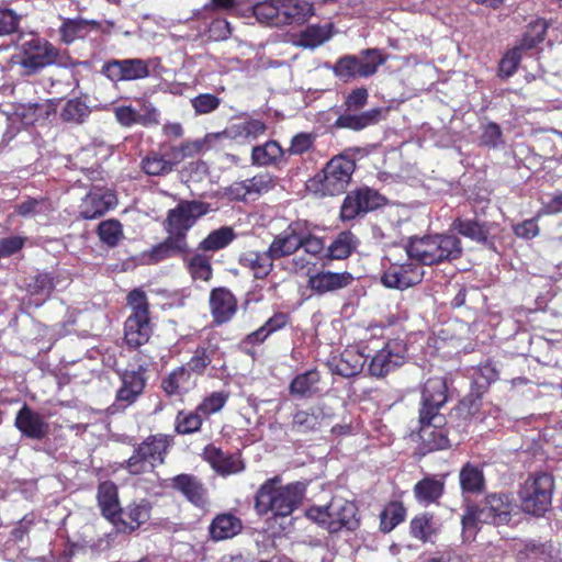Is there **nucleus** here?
Instances as JSON below:
<instances>
[{"label":"nucleus","instance_id":"774afa93","mask_svg":"<svg viewBox=\"0 0 562 562\" xmlns=\"http://www.w3.org/2000/svg\"><path fill=\"white\" fill-rule=\"evenodd\" d=\"M261 326L270 337L291 326V315L288 312L277 311Z\"/></svg>","mask_w":562,"mask_h":562},{"label":"nucleus","instance_id":"4468645a","mask_svg":"<svg viewBox=\"0 0 562 562\" xmlns=\"http://www.w3.org/2000/svg\"><path fill=\"white\" fill-rule=\"evenodd\" d=\"M277 186V179L269 172H259L254 177L233 182L227 189V195L236 201L256 200L268 193Z\"/></svg>","mask_w":562,"mask_h":562},{"label":"nucleus","instance_id":"bf43d9fd","mask_svg":"<svg viewBox=\"0 0 562 562\" xmlns=\"http://www.w3.org/2000/svg\"><path fill=\"white\" fill-rule=\"evenodd\" d=\"M522 53L524 50L521 47H518L517 45L508 49L499 60L498 77L507 79L514 76L521 63Z\"/></svg>","mask_w":562,"mask_h":562},{"label":"nucleus","instance_id":"aec40b11","mask_svg":"<svg viewBox=\"0 0 562 562\" xmlns=\"http://www.w3.org/2000/svg\"><path fill=\"white\" fill-rule=\"evenodd\" d=\"M14 426L27 438L42 440L49 432V425L44 416L24 404L18 412Z\"/></svg>","mask_w":562,"mask_h":562},{"label":"nucleus","instance_id":"b1692460","mask_svg":"<svg viewBox=\"0 0 562 562\" xmlns=\"http://www.w3.org/2000/svg\"><path fill=\"white\" fill-rule=\"evenodd\" d=\"M514 509L513 497L507 493H492L485 497V506L481 514L495 525L506 524L510 520Z\"/></svg>","mask_w":562,"mask_h":562},{"label":"nucleus","instance_id":"6e6552de","mask_svg":"<svg viewBox=\"0 0 562 562\" xmlns=\"http://www.w3.org/2000/svg\"><path fill=\"white\" fill-rule=\"evenodd\" d=\"M448 380L445 376L428 378L420 390V402L418 406V418L427 420L446 418L441 409L449 402Z\"/></svg>","mask_w":562,"mask_h":562},{"label":"nucleus","instance_id":"72a5a7b5","mask_svg":"<svg viewBox=\"0 0 562 562\" xmlns=\"http://www.w3.org/2000/svg\"><path fill=\"white\" fill-rule=\"evenodd\" d=\"M172 445V438L167 435L149 436L143 440V464L148 462L153 468L161 464Z\"/></svg>","mask_w":562,"mask_h":562},{"label":"nucleus","instance_id":"dca6fc26","mask_svg":"<svg viewBox=\"0 0 562 562\" xmlns=\"http://www.w3.org/2000/svg\"><path fill=\"white\" fill-rule=\"evenodd\" d=\"M201 457L221 476L237 474L245 469V463L239 453L224 452L213 443L203 448Z\"/></svg>","mask_w":562,"mask_h":562},{"label":"nucleus","instance_id":"e2e57ef3","mask_svg":"<svg viewBox=\"0 0 562 562\" xmlns=\"http://www.w3.org/2000/svg\"><path fill=\"white\" fill-rule=\"evenodd\" d=\"M88 22L85 20H66L60 26L63 42L69 44L87 34Z\"/></svg>","mask_w":562,"mask_h":562},{"label":"nucleus","instance_id":"f03ea898","mask_svg":"<svg viewBox=\"0 0 562 562\" xmlns=\"http://www.w3.org/2000/svg\"><path fill=\"white\" fill-rule=\"evenodd\" d=\"M405 252L422 266H437L459 259L463 248L460 238L453 234H427L409 237Z\"/></svg>","mask_w":562,"mask_h":562},{"label":"nucleus","instance_id":"4d7b16f0","mask_svg":"<svg viewBox=\"0 0 562 562\" xmlns=\"http://www.w3.org/2000/svg\"><path fill=\"white\" fill-rule=\"evenodd\" d=\"M173 165L171 159L167 157V150L164 155L151 153L143 158V171L147 175L159 176L171 171Z\"/></svg>","mask_w":562,"mask_h":562},{"label":"nucleus","instance_id":"a211bd4d","mask_svg":"<svg viewBox=\"0 0 562 562\" xmlns=\"http://www.w3.org/2000/svg\"><path fill=\"white\" fill-rule=\"evenodd\" d=\"M116 203L117 199L113 191L109 189H94L82 199L80 216L85 220L101 217L114 209Z\"/></svg>","mask_w":562,"mask_h":562},{"label":"nucleus","instance_id":"c85d7f7f","mask_svg":"<svg viewBox=\"0 0 562 562\" xmlns=\"http://www.w3.org/2000/svg\"><path fill=\"white\" fill-rule=\"evenodd\" d=\"M451 227L460 235L483 245L487 248H494V241L490 238V231L485 223H481L475 218L457 217L453 220Z\"/></svg>","mask_w":562,"mask_h":562},{"label":"nucleus","instance_id":"338daca9","mask_svg":"<svg viewBox=\"0 0 562 562\" xmlns=\"http://www.w3.org/2000/svg\"><path fill=\"white\" fill-rule=\"evenodd\" d=\"M497 379V369L495 368L494 363L491 360H487L479 366L474 383L479 387L486 390L491 385V383L495 382Z\"/></svg>","mask_w":562,"mask_h":562},{"label":"nucleus","instance_id":"6ab92c4d","mask_svg":"<svg viewBox=\"0 0 562 562\" xmlns=\"http://www.w3.org/2000/svg\"><path fill=\"white\" fill-rule=\"evenodd\" d=\"M238 302L226 288H215L210 293V312L214 325L228 323L237 312Z\"/></svg>","mask_w":562,"mask_h":562},{"label":"nucleus","instance_id":"c9c22d12","mask_svg":"<svg viewBox=\"0 0 562 562\" xmlns=\"http://www.w3.org/2000/svg\"><path fill=\"white\" fill-rule=\"evenodd\" d=\"M281 26L303 23L314 14V7L306 0H280Z\"/></svg>","mask_w":562,"mask_h":562},{"label":"nucleus","instance_id":"4c0bfd02","mask_svg":"<svg viewBox=\"0 0 562 562\" xmlns=\"http://www.w3.org/2000/svg\"><path fill=\"white\" fill-rule=\"evenodd\" d=\"M459 482L462 492L480 494L485 488V477L481 465L467 462L459 473Z\"/></svg>","mask_w":562,"mask_h":562},{"label":"nucleus","instance_id":"680f3d73","mask_svg":"<svg viewBox=\"0 0 562 562\" xmlns=\"http://www.w3.org/2000/svg\"><path fill=\"white\" fill-rule=\"evenodd\" d=\"M541 217V212H538L533 217L524 220L520 223L512 226L513 234L520 239L531 240L540 235V226L538 224Z\"/></svg>","mask_w":562,"mask_h":562},{"label":"nucleus","instance_id":"69168bd1","mask_svg":"<svg viewBox=\"0 0 562 562\" xmlns=\"http://www.w3.org/2000/svg\"><path fill=\"white\" fill-rule=\"evenodd\" d=\"M268 338L269 335L266 333L262 326H260L241 339L239 342V349L245 355L254 358L257 355L256 347L262 345Z\"/></svg>","mask_w":562,"mask_h":562},{"label":"nucleus","instance_id":"cd10ccee","mask_svg":"<svg viewBox=\"0 0 562 562\" xmlns=\"http://www.w3.org/2000/svg\"><path fill=\"white\" fill-rule=\"evenodd\" d=\"M243 529L240 518L232 513L217 514L209 526L210 538L213 541H223L232 539Z\"/></svg>","mask_w":562,"mask_h":562},{"label":"nucleus","instance_id":"f3484780","mask_svg":"<svg viewBox=\"0 0 562 562\" xmlns=\"http://www.w3.org/2000/svg\"><path fill=\"white\" fill-rule=\"evenodd\" d=\"M353 280V276L348 271L322 270L308 273L307 288L318 295H324L349 286Z\"/></svg>","mask_w":562,"mask_h":562},{"label":"nucleus","instance_id":"de8ad7c7","mask_svg":"<svg viewBox=\"0 0 562 562\" xmlns=\"http://www.w3.org/2000/svg\"><path fill=\"white\" fill-rule=\"evenodd\" d=\"M218 347L214 346H205L199 345L196 349L193 351V355L188 360L184 368H188L192 375L202 376L205 374L206 369L213 361V357L217 351Z\"/></svg>","mask_w":562,"mask_h":562},{"label":"nucleus","instance_id":"ea45409f","mask_svg":"<svg viewBox=\"0 0 562 562\" xmlns=\"http://www.w3.org/2000/svg\"><path fill=\"white\" fill-rule=\"evenodd\" d=\"M407 509L401 501H390L385 504L379 515V530L382 533H390L398 525L405 521Z\"/></svg>","mask_w":562,"mask_h":562},{"label":"nucleus","instance_id":"e433bc0d","mask_svg":"<svg viewBox=\"0 0 562 562\" xmlns=\"http://www.w3.org/2000/svg\"><path fill=\"white\" fill-rule=\"evenodd\" d=\"M413 492L422 504L437 503L445 493V480L437 475L425 476L414 485Z\"/></svg>","mask_w":562,"mask_h":562},{"label":"nucleus","instance_id":"20e7f679","mask_svg":"<svg viewBox=\"0 0 562 562\" xmlns=\"http://www.w3.org/2000/svg\"><path fill=\"white\" fill-rule=\"evenodd\" d=\"M305 516L330 535L342 530L353 532L361 525L357 504L342 498H331L323 506L313 505L306 509Z\"/></svg>","mask_w":562,"mask_h":562},{"label":"nucleus","instance_id":"13d9d810","mask_svg":"<svg viewBox=\"0 0 562 562\" xmlns=\"http://www.w3.org/2000/svg\"><path fill=\"white\" fill-rule=\"evenodd\" d=\"M231 394L228 391H215L206 395L196 406L203 416L218 413L227 403Z\"/></svg>","mask_w":562,"mask_h":562},{"label":"nucleus","instance_id":"8fccbe9b","mask_svg":"<svg viewBox=\"0 0 562 562\" xmlns=\"http://www.w3.org/2000/svg\"><path fill=\"white\" fill-rule=\"evenodd\" d=\"M280 0H265L252 5L256 20L270 26H281Z\"/></svg>","mask_w":562,"mask_h":562},{"label":"nucleus","instance_id":"473e14b6","mask_svg":"<svg viewBox=\"0 0 562 562\" xmlns=\"http://www.w3.org/2000/svg\"><path fill=\"white\" fill-rule=\"evenodd\" d=\"M133 314L125 322V342L131 348L140 346V289H134L127 296Z\"/></svg>","mask_w":562,"mask_h":562},{"label":"nucleus","instance_id":"9b49d317","mask_svg":"<svg viewBox=\"0 0 562 562\" xmlns=\"http://www.w3.org/2000/svg\"><path fill=\"white\" fill-rule=\"evenodd\" d=\"M386 204V198L369 187L349 191L340 206V218L352 221Z\"/></svg>","mask_w":562,"mask_h":562},{"label":"nucleus","instance_id":"bb28decb","mask_svg":"<svg viewBox=\"0 0 562 562\" xmlns=\"http://www.w3.org/2000/svg\"><path fill=\"white\" fill-rule=\"evenodd\" d=\"M440 532V524L434 513L423 512L415 515L409 521V535L423 542H432Z\"/></svg>","mask_w":562,"mask_h":562},{"label":"nucleus","instance_id":"2f4dec72","mask_svg":"<svg viewBox=\"0 0 562 562\" xmlns=\"http://www.w3.org/2000/svg\"><path fill=\"white\" fill-rule=\"evenodd\" d=\"M322 374L316 369H310L296 374L289 384V393L300 398H308L319 392Z\"/></svg>","mask_w":562,"mask_h":562},{"label":"nucleus","instance_id":"052dcab7","mask_svg":"<svg viewBox=\"0 0 562 562\" xmlns=\"http://www.w3.org/2000/svg\"><path fill=\"white\" fill-rule=\"evenodd\" d=\"M98 235L110 247H114L122 238V225L117 220H106L99 224Z\"/></svg>","mask_w":562,"mask_h":562},{"label":"nucleus","instance_id":"7c9ffc66","mask_svg":"<svg viewBox=\"0 0 562 562\" xmlns=\"http://www.w3.org/2000/svg\"><path fill=\"white\" fill-rule=\"evenodd\" d=\"M386 113V109L373 108L360 114H342L336 120L335 126L339 128L361 131L368 126L378 124L385 117Z\"/></svg>","mask_w":562,"mask_h":562},{"label":"nucleus","instance_id":"0eeeda50","mask_svg":"<svg viewBox=\"0 0 562 562\" xmlns=\"http://www.w3.org/2000/svg\"><path fill=\"white\" fill-rule=\"evenodd\" d=\"M210 212V204L196 200L180 201L167 213L162 223L165 232L180 241L188 245V233L196 224L198 220Z\"/></svg>","mask_w":562,"mask_h":562},{"label":"nucleus","instance_id":"864d4df0","mask_svg":"<svg viewBox=\"0 0 562 562\" xmlns=\"http://www.w3.org/2000/svg\"><path fill=\"white\" fill-rule=\"evenodd\" d=\"M90 108L79 98L68 100L60 111V117L69 124H82L90 115Z\"/></svg>","mask_w":562,"mask_h":562},{"label":"nucleus","instance_id":"a19ab883","mask_svg":"<svg viewBox=\"0 0 562 562\" xmlns=\"http://www.w3.org/2000/svg\"><path fill=\"white\" fill-rule=\"evenodd\" d=\"M481 396L480 395H468L461 400L458 405L453 408L451 417L456 416L458 423L454 426L458 432L467 431L471 420L476 416L481 409Z\"/></svg>","mask_w":562,"mask_h":562},{"label":"nucleus","instance_id":"c03bdc74","mask_svg":"<svg viewBox=\"0 0 562 562\" xmlns=\"http://www.w3.org/2000/svg\"><path fill=\"white\" fill-rule=\"evenodd\" d=\"M235 238L236 233L233 227L222 226L209 233V235L199 243L198 249L203 252H215L226 248Z\"/></svg>","mask_w":562,"mask_h":562},{"label":"nucleus","instance_id":"6e6d98bb","mask_svg":"<svg viewBox=\"0 0 562 562\" xmlns=\"http://www.w3.org/2000/svg\"><path fill=\"white\" fill-rule=\"evenodd\" d=\"M188 271L192 279L210 281L213 276L211 258L205 254H195L188 261Z\"/></svg>","mask_w":562,"mask_h":562},{"label":"nucleus","instance_id":"1a4fd4ad","mask_svg":"<svg viewBox=\"0 0 562 562\" xmlns=\"http://www.w3.org/2000/svg\"><path fill=\"white\" fill-rule=\"evenodd\" d=\"M98 503L102 515L116 524V516L120 515L122 531H133L140 525V509L135 507L130 513L122 512L117 499V488L112 482H103L98 488Z\"/></svg>","mask_w":562,"mask_h":562},{"label":"nucleus","instance_id":"423d86ee","mask_svg":"<svg viewBox=\"0 0 562 562\" xmlns=\"http://www.w3.org/2000/svg\"><path fill=\"white\" fill-rule=\"evenodd\" d=\"M553 491L552 474L538 472L529 475L518 492L521 509L533 516H543L551 507Z\"/></svg>","mask_w":562,"mask_h":562},{"label":"nucleus","instance_id":"2eb2a0df","mask_svg":"<svg viewBox=\"0 0 562 562\" xmlns=\"http://www.w3.org/2000/svg\"><path fill=\"white\" fill-rule=\"evenodd\" d=\"M327 408L325 404L318 403L295 411L292 415L291 430L301 435L321 431L326 419L331 417Z\"/></svg>","mask_w":562,"mask_h":562},{"label":"nucleus","instance_id":"0e129e2a","mask_svg":"<svg viewBox=\"0 0 562 562\" xmlns=\"http://www.w3.org/2000/svg\"><path fill=\"white\" fill-rule=\"evenodd\" d=\"M356 55H346L340 57L333 67L334 74L344 82H348L352 79L359 78L356 64Z\"/></svg>","mask_w":562,"mask_h":562},{"label":"nucleus","instance_id":"ddd939ff","mask_svg":"<svg viewBox=\"0 0 562 562\" xmlns=\"http://www.w3.org/2000/svg\"><path fill=\"white\" fill-rule=\"evenodd\" d=\"M424 274L423 266L407 256V259L403 262H390L381 276V283L387 289L403 291L419 284Z\"/></svg>","mask_w":562,"mask_h":562},{"label":"nucleus","instance_id":"3c124183","mask_svg":"<svg viewBox=\"0 0 562 562\" xmlns=\"http://www.w3.org/2000/svg\"><path fill=\"white\" fill-rule=\"evenodd\" d=\"M547 31L548 24L544 19L538 18L535 21H531L527 25L517 46L521 47L524 52L533 49L538 44L544 41Z\"/></svg>","mask_w":562,"mask_h":562},{"label":"nucleus","instance_id":"5701e85b","mask_svg":"<svg viewBox=\"0 0 562 562\" xmlns=\"http://www.w3.org/2000/svg\"><path fill=\"white\" fill-rule=\"evenodd\" d=\"M238 265L248 270L256 280L267 279L274 269V260L268 249L265 251L250 249L241 252Z\"/></svg>","mask_w":562,"mask_h":562},{"label":"nucleus","instance_id":"58836bf2","mask_svg":"<svg viewBox=\"0 0 562 562\" xmlns=\"http://www.w3.org/2000/svg\"><path fill=\"white\" fill-rule=\"evenodd\" d=\"M285 150L277 140H268L262 145L254 146L251 161L256 166H277L284 161Z\"/></svg>","mask_w":562,"mask_h":562},{"label":"nucleus","instance_id":"f8f14e48","mask_svg":"<svg viewBox=\"0 0 562 562\" xmlns=\"http://www.w3.org/2000/svg\"><path fill=\"white\" fill-rule=\"evenodd\" d=\"M59 52L48 42L32 38L23 44V52L18 61L21 74L31 76L42 68L58 63Z\"/></svg>","mask_w":562,"mask_h":562},{"label":"nucleus","instance_id":"f257e3e1","mask_svg":"<svg viewBox=\"0 0 562 562\" xmlns=\"http://www.w3.org/2000/svg\"><path fill=\"white\" fill-rule=\"evenodd\" d=\"M306 485L295 481L282 485L279 475L267 479L254 496V509L259 516L272 514L285 518L300 507L305 496Z\"/></svg>","mask_w":562,"mask_h":562},{"label":"nucleus","instance_id":"5fc2aeb1","mask_svg":"<svg viewBox=\"0 0 562 562\" xmlns=\"http://www.w3.org/2000/svg\"><path fill=\"white\" fill-rule=\"evenodd\" d=\"M201 144L196 139H187L178 145H172L167 150V157L171 159L173 166H177L186 159L193 158L201 154Z\"/></svg>","mask_w":562,"mask_h":562},{"label":"nucleus","instance_id":"49530a36","mask_svg":"<svg viewBox=\"0 0 562 562\" xmlns=\"http://www.w3.org/2000/svg\"><path fill=\"white\" fill-rule=\"evenodd\" d=\"M517 562H551V546L537 541L525 542L516 552Z\"/></svg>","mask_w":562,"mask_h":562},{"label":"nucleus","instance_id":"4be33fe9","mask_svg":"<svg viewBox=\"0 0 562 562\" xmlns=\"http://www.w3.org/2000/svg\"><path fill=\"white\" fill-rule=\"evenodd\" d=\"M300 220L292 221L284 231L276 235L268 246L273 260L290 257L300 250Z\"/></svg>","mask_w":562,"mask_h":562},{"label":"nucleus","instance_id":"f704fd0d","mask_svg":"<svg viewBox=\"0 0 562 562\" xmlns=\"http://www.w3.org/2000/svg\"><path fill=\"white\" fill-rule=\"evenodd\" d=\"M102 74L112 81L137 79L140 76V60H110L102 66Z\"/></svg>","mask_w":562,"mask_h":562},{"label":"nucleus","instance_id":"37998d69","mask_svg":"<svg viewBox=\"0 0 562 562\" xmlns=\"http://www.w3.org/2000/svg\"><path fill=\"white\" fill-rule=\"evenodd\" d=\"M358 245L356 235L350 231L340 232L327 247L326 257L330 260H344L352 255Z\"/></svg>","mask_w":562,"mask_h":562},{"label":"nucleus","instance_id":"39448f33","mask_svg":"<svg viewBox=\"0 0 562 562\" xmlns=\"http://www.w3.org/2000/svg\"><path fill=\"white\" fill-rule=\"evenodd\" d=\"M356 170L355 159L345 156H334L322 169L308 180L307 188L321 196H335L344 193Z\"/></svg>","mask_w":562,"mask_h":562},{"label":"nucleus","instance_id":"79ce46f5","mask_svg":"<svg viewBox=\"0 0 562 562\" xmlns=\"http://www.w3.org/2000/svg\"><path fill=\"white\" fill-rule=\"evenodd\" d=\"M387 60V56L379 48H367L357 56L356 70L359 78H369L376 74L378 68Z\"/></svg>","mask_w":562,"mask_h":562},{"label":"nucleus","instance_id":"603ef678","mask_svg":"<svg viewBox=\"0 0 562 562\" xmlns=\"http://www.w3.org/2000/svg\"><path fill=\"white\" fill-rule=\"evenodd\" d=\"M203 425L202 414L195 411L181 409L175 419V430L179 435H191L201 430Z\"/></svg>","mask_w":562,"mask_h":562},{"label":"nucleus","instance_id":"c756f323","mask_svg":"<svg viewBox=\"0 0 562 562\" xmlns=\"http://www.w3.org/2000/svg\"><path fill=\"white\" fill-rule=\"evenodd\" d=\"M188 252L189 245H182L168 235L164 241L157 244L150 250L143 252V265H155L176 256H184Z\"/></svg>","mask_w":562,"mask_h":562},{"label":"nucleus","instance_id":"412c9836","mask_svg":"<svg viewBox=\"0 0 562 562\" xmlns=\"http://www.w3.org/2000/svg\"><path fill=\"white\" fill-rule=\"evenodd\" d=\"M171 486L195 507L204 509L209 505L207 490L195 475L178 474L171 479Z\"/></svg>","mask_w":562,"mask_h":562},{"label":"nucleus","instance_id":"a18cd8bd","mask_svg":"<svg viewBox=\"0 0 562 562\" xmlns=\"http://www.w3.org/2000/svg\"><path fill=\"white\" fill-rule=\"evenodd\" d=\"M331 35V24L307 25L299 33L295 44L304 48H316L328 41Z\"/></svg>","mask_w":562,"mask_h":562},{"label":"nucleus","instance_id":"a878e982","mask_svg":"<svg viewBox=\"0 0 562 562\" xmlns=\"http://www.w3.org/2000/svg\"><path fill=\"white\" fill-rule=\"evenodd\" d=\"M196 386V380L184 366L177 367L161 380L160 387L167 396H183Z\"/></svg>","mask_w":562,"mask_h":562},{"label":"nucleus","instance_id":"9d476101","mask_svg":"<svg viewBox=\"0 0 562 562\" xmlns=\"http://www.w3.org/2000/svg\"><path fill=\"white\" fill-rule=\"evenodd\" d=\"M451 428L447 418L425 420L418 418L417 436L419 439L418 451L422 456L431 452L450 449L452 443L449 438Z\"/></svg>","mask_w":562,"mask_h":562},{"label":"nucleus","instance_id":"09e8293b","mask_svg":"<svg viewBox=\"0 0 562 562\" xmlns=\"http://www.w3.org/2000/svg\"><path fill=\"white\" fill-rule=\"evenodd\" d=\"M300 236L299 246L305 254L316 258L323 254L324 239L313 234L312 225L306 220H300Z\"/></svg>","mask_w":562,"mask_h":562},{"label":"nucleus","instance_id":"7ed1b4c3","mask_svg":"<svg viewBox=\"0 0 562 562\" xmlns=\"http://www.w3.org/2000/svg\"><path fill=\"white\" fill-rule=\"evenodd\" d=\"M363 351L368 358V373L376 379L396 371L407 359V345L400 338L371 335L363 340Z\"/></svg>","mask_w":562,"mask_h":562},{"label":"nucleus","instance_id":"393cba45","mask_svg":"<svg viewBox=\"0 0 562 562\" xmlns=\"http://www.w3.org/2000/svg\"><path fill=\"white\" fill-rule=\"evenodd\" d=\"M367 361L363 340H361L358 346H348L342 350L334 372L344 378L356 376L362 371Z\"/></svg>","mask_w":562,"mask_h":562}]
</instances>
